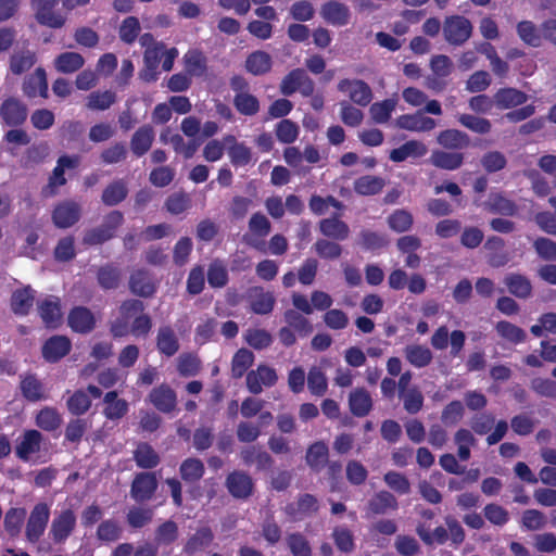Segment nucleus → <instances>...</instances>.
<instances>
[{"instance_id": "nucleus-19", "label": "nucleus", "mask_w": 556, "mask_h": 556, "mask_svg": "<svg viewBox=\"0 0 556 556\" xmlns=\"http://www.w3.org/2000/svg\"><path fill=\"white\" fill-rule=\"evenodd\" d=\"M320 16L332 26H345L351 18V12L346 4L338 0H328L320 8Z\"/></svg>"}, {"instance_id": "nucleus-46", "label": "nucleus", "mask_w": 556, "mask_h": 556, "mask_svg": "<svg viewBox=\"0 0 556 556\" xmlns=\"http://www.w3.org/2000/svg\"><path fill=\"white\" fill-rule=\"evenodd\" d=\"M39 315L48 328H55L61 321V305L59 299H45L38 305Z\"/></svg>"}, {"instance_id": "nucleus-7", "label": "nucleus", "mask_w": 556, "mask_h": 556, "mask_svg": "<svg viewBox=\"0 0 556 556\" xmlns=\"http://www.w3.org/2000/svg\"><path fill=\"white\" fill-rule=\"evenodd\" d=\"M50 518V508L46 503L34 506L26 523L25 535L30 543H37L45 533Z\"/></svg>"}, {"instance_id": "nucleus-34", "label": "nucleus", "mask_w": 556, "mask_h": 556, "mask_svg": "<svg viewBox=\"0 0 556 556\" xmlns=\"http://www.w3.org/2000/svg\"><path fill=\"white\" fill-rule=\"evenodd\" d=\"M329 448L324 441H316L306 451L305 462L316 473H319L329 460Z\"/></svg>"}, {"instance_id": "nucleus-2", "label": "nucleus", "mask_w": 556, "mask_h": 556, "mask_svg": "<svg viewBox=\"0 0 556 556\" xmlns=\"http://www.w3.org/2000/svg\"><path fill=\"white\" fill-rule=\"evenodd\" d=\"M144 303L137 299H128L119 305V316L110 323V333L114 339L130 334V319L144 311Z\"/></svg>"}, {"instance_id": "nucleus-36", "label": "nucleus", "mask_w": 556, "mask_h": 556, "mask_svg": "<svg viewBox=\"0 0 556 556\" xmlns=\"http://www.w3.org/2000/svg\"><path fill=\"white\" fill-rule=\"evenodd\" d=\"M349 407L355 417L367 416L372 408L370 393L364 388L353 390L349 395Z\"/></svg>"}, {"instance_id": "nucleus-31", "label": "nucleus", "mask_w": 556, "mask_h": 556, "mask_svg": "<svg viewBox=\"0 0 556 556\" xmlns=\"http://www.w3.org/2000/svg\"><path fill=\"white\" fill-rule=\"evenodd\" d=\"M214 538V533L208 526L201 527L188 538L182 551L187 555H194L203 552L211 546Z\"/></svg>"}, {"instance_id": "nucleus-43", "label": "nucleus", "mask_w": 556, "mask_h": 556, "mask_svg": "<svg viewBox=\"0 0 556 556\" xmlns=\"http://www.w3.org/2000/svg\"><path fill=\"white\" fill-rule=\"evenodd\" d=\"M128 195V187L124 179H115L102 191L101 200L106 206L122 203Z\"/></svg>"}, {"instance_id": "nucleus-9", "label": "nucleus", "mask_w": 556, "mask_h": 556, "mask_svg": "<svg viewBox=\"0 0 556 556\" xmlns=\"http://www.w3.org/2000/svg\"><path fill=\"white\" fill-rule=\"evenodd\" d=\"M277 380L276 369L265 364H260L255 370H250L245 377L249 392L255 395L262 393L263 387H274Z\"/></svg>"}, {"instance_id": "nucleus-48", "label": "nucleus", "mask_w": 556, "mask_h": 556, "mask_svg": "<svg viewBox=\"0 0 556 556\" xmlns=\"http://www.w3.org/2000/svg\"><path fill=\"white\" fill-rule=\"evenodd\" d=\"M85 65L84 56L78 52H62L54 59V67L59 73L72 74Z\"/></svg>"}, {"instance_id": "nucleus-11", "label": "nucleus", "mask_w": 556, "mask_h": 556, "mask_svg": "<svg viewBox=\"0 0 556 556\" xmlns=\"http://www.w3.org/2000/svg\"><path fill=\"white\" fill-rule=\"evenodd\" d=\"M28 116L26 104L14 97L5 99L0 106V117L4 125L10 127L22 126Z\"/></svg>"}, {"instance_id": "nucleus-5", "label": "nucleus", "mask_w": 556, "mask_h": 556, "mask_svg": "<svg viewBox=\"0 0 556 556\" xmlns=\"http://www.w3.org/2000/svg\"><path fill=\"white\" fill-rule=\"evenodd\" d=\"M159 488V481L155 472H137L130 484V497L136 503H146L151 501Z\"/></svg>"}, {"instance_id": "nucleus-63", "label": "nucleus", "mask_w": 556, "mask_h": 556, "mask_svg": "<svg viewBox=\"0 0 556 556\" xmlns=\"http://www.w3.org/2000/svg\"><path fill=\"white\" fill-rule=\"evenodd\" d=\"M201 367V359L193 353H181L177 358V371L181 377H194Z\"/></svg>"}, {"instance_id": "nucleus-17", "label": "nucleus", "mask_w": 556, "mask_h": 556, "mask_svg": "<svg viewBox=\"0 0 556 556\" xmlns=\"http://www.w3.org/2000/svg\"><path fill=\"white\" fill-rule=\"evenodd\" d=\"M22 90L24 96L29 99L36 97L47 99L49 97V86L46 70L37 67L34 73L27 75L24 78Z\"/></svg>"}, {"instance_id": "nucleus-30", "label": "nucleus", "mask_w": 556, "mask_h": 556, "mask_svg": "<svg viewBox=\"0 0 556 556\" xmlns=\"http://www.w3.org/2000/svg\"><path fill=\"white\" fill-rule=\"evenodd\" d=\"M155 132L151 125L140 126L131 136L130 150L136 157H141L151 149Z\"/></svg>"}, {"instance_id": "nucleus-60", "label": "nucleus", "mask_w": 556, "mask_h": 556, "mask_svg": "<svg viewBox=\"0 0 556 556\" xmlns=\"http://www.w3.org/2000/svg\"><path fill=\"white\" fill-rule=\"evenodd\" d=\"M495 330L501 338L514 344L522 343L527 338V333L522 328L507 320L497 321Z\"/></svg>"}, {"instance_id": "nucleus-35", "label": "nucleus", "mask_w": 556, "mask_h": 556, "mask_svg": "<svg viewBox=\"0 0 556 556\" xmlns=\"http://www.w3.org/2000/svg\"><path fill=\"white\" fill-rule=\"evenodd\" d=\"M504 283L508 292L518 299L526 300L532 294V283L525 275L517 273L507 274L504 278Z\"/></svg>"}, {"instance_id": "nucleus-6", "label": "nucleus", "mask_w": 556, "mask_h": 556, "mask_svg": "<svg viewBox=\"0 0 556 556\" xmlns=\"http://www.w3.org/2000/svg\"><path fill=\"white\" fill-rule=\"evenodd\" d=\"M466 342V334L462 330L448 332L446 326H440L432 334L430 343L434 350L442 351L451 345V355L457 357L463 351Z\"/></svg>"}, {"instance_id": "nucleus-56", "label": "nucleus", "mask_w": 556, "mask_h": 556, "mask_svg": "<svg viewBox=\"0 0 556 556\" xmlns=\"http://www.w3.org/2000/svg\"><path fill=\"white\" fill-rule=\"evenodd\" d=\"M485 205L490 212L506 216H514L518 211L517 204L502 193H492Z\"/></svg>"}, {"instance_id": "nucleus-58", "label": "nucleus", "mask_w": 556, "mask_h": 556, "mask_svg": "<svg viewBox=\"0 0 556 556\" xmlns=\"http://www.w3.org/2000/svg\"><path fill=\"white\" fill-rule=\"evenodd\" d=\"M387 223L391 230L397 233H403L412 228L414 217L407 210L397 208L388 216Z\"/></svg>"}, {"instance_id": "nucleus-21", "label": "nucleus", "mask_w": 556, "mask_h": 556, "mask_svg": "<svg viewBox=\"0 0 556 556\" xmlns=\"http://www.w3.org/2000/svg\"><path fill=\"white\" fill-rule=\"evenodd\" d=\"M437 142L444 150L460 152L471 146V138L466 131L448 128L438 134Z\"/></svg>"}, {"instance_id": "nucleus-33", "label": "nucleus", "mask_w": 556, "mask_h": 556, "mask_svg": "<svg viewBox=\"0 0 556 556\" xmlns=\"http://www.w3.org/2000/svg\"><path fill=\"white\" fill-rule=\"evenodd\" d=\"M179 340L169 325L161 326L156 334V349L167 357L174 356L179 350Z\"/></svg>"}, {"instance_id": "nucleus-45", "label": "nucleus", "mask_w": 556, "mask_h": 556, "mask_svg": "<svg viewBox=\"0 0 556 556\" xmlns=\"http://www.w3.org/2000/svg\"><path fill=\"white\" fill-rule=\"evenodd\" d=\"M406 361L416 368H424L431 364L433 359L429 348L421 344H408L404 348Z\"/></svg>"}, {"instance_id": "nucleus-64", "label": "nucleus", "mask_w": 556, "mask_h": 556, "mask_svg": "<svg viewBox=\"0 0 556 556\" xmlns=\"http://www.w3.org/2000/svg\"><path fill=\"white\" fill-rule=\"evenodd\" d=\"M331 538L336 547L341 553H352L355 549V540L353 532L345 526L334 527Z\"/></svg>"}, {"instance_id": "nucleus-57", "label": "nucleus", "mask_w": 556, "mask_h": 556, "mask_svg": "<svg viewBox=\"0 0 556 556\" xmlns=\"http://www.w3.org/2000/svg\"><path fill=\"white\" fill-rule=\"evenodd\" d=\"M207 282L212 288H224L229 280L228 270L219 258L213 260L207 268Z\"/></svg>"}, {"instance_id": "nucleus-32", "label": "nucleus", "mask_w": 556, "mask_h": 556, "mask_svg": "<svg viewBox=\"0 0 556 556\" xmlns=\"http://www.w3.org/2000/svg\"><path fill=\"white\" fill-rule=\"evenodd\" d=\"M79 164L78 156L62 155L58 159L56 166L54 167L52 175L49 178L48 188L51 189L50 195L54 194V188L64 186L66 178L64 172L66 168H76ZM49 197V194H45Z\"/></svg>"}, {"instance_id": "nucleus-1", "label": "nucleus", "mask_w": 556, "mask_h": 556, "mask_svg": "<svg viewBox=\"0 0 556 556\" xmlns=\"http://www.w3.org/2000/svg\"><path fill=\"white\" fill-rule=\"evenodd\" d=\"M279 91L285 97L299 92L304 98H309L315 91V83L304 68L291 70L280 81Z\"/></svg>"}, {"instance_id": "nucleus-40", "label": "nucleus", "mask_w": 556, "mask_h": 556, "mask_svg": "<svg viewBox=\"0 0 556 556\" xmlns=\"http://www.w3.org/2000/svg\"><path fill=\"white\" fill-rule=\"evenodd\" d=\"M134 460L137 467L148 471L157 467L161 458L149 443L140 442L134 451Z\"/></svg>"}, {"instance_id": "nucleus-3", "label": "nucleus", "mask_w": 556, "mask_h": 556, "mask_svg": "<svg viewBox=\"0 0 556 556\" xmlns=\"http://www.w3.org/2000/svg\"><path fill=\"white\" fill-rule=\"evenodd\" d=\"M442 29L445 41L452 46L459 47L469 40L473 26L463 15H451L445 17Z\"/></svg>"}, {"instance_id": "nucleus-27", "label": "nucleus", "mask_w": 556, "mask_h": 556, "mask_svg": "<svg viewBox=\"0 0 556 556\" xmlns=\"http://www.w3.org/2000/svg\"><path fill=\"white\" fill-rule=\"evenodd\" d=\"M318 229L320 233L331 240L344 241L350 236L349 225L340 219L339 215L323 218L318 223Z\"/></svg>"}, {"instance_id": "nucleus-16", "label": "nucleus", "mask_w": 556, "mask_h": 556, "mask_svg": "<svg viewBox=\"0 0 556 556\" xmlns=\"http://www.w3.org/2000/svg\"><path fill=\"white\" fill-rule=\"evenodd\" d=\"M80 218V206L72 200L60 202L52 212V222L55 227L66 229L75 225Z\"/></svg>"}, {"instance_id": "nucleus-62", "label": "nucleus", "mask_w": 556, "mask_h": 556, "mask_svg": "<svg viewBox=\"0 0 556 556\" xmlns=\"http://www.w3.org/2000/svg\"><path fill=\"white\" fill-rule=\"evenodd\" d=\"M116 102V93L112 90L92 91L87 97L86 106L92 111H105Z\"/></svg>"}, {"instance_id": "nucleus-53", "label": "nucleus", "mask_w": 556, "mask_h": 556, "mask_svg": "<svg viewBox=\"0 0 556 556\" xmlns=\"http://www.w3.org/2000/svg\"><path fill=\"white\" fill-rule=\"evenodd\" d=\"M21 392L23 396L30 402H37L45 399L43 384L36 375L28 374L21 380Z\"/></svg>"}, {"instance_id": "nucleus-15", "label": "nucleus", "mask_w": 556, "mask_h": 556, "mask_svg": "<svg viewBox=\"0 0 556 556\" xmlns=\"http://www.w3.org/2000/svg\"><path fill=\"white\" fill-rule=\"evenodd\" d=\"M271 231V224L268 218L261 212L254 213L249 220V232L244 235V241L248 245L261 250L262 242Z\"/></svg>"}, {"instance_id": "nucleus-28", "label": "nucleus", "mask_w": 556, "mask_h": 556, "mask_svg": "<svg viewBox=\"0 0 556 556\" xmlns=\"http://www.w3.org/2000/svg\"><path fill=\"white\" fill-rule=\"evenodd\" d=\"M429 162L437 168L453 172L463 166L465 154L463 152L438 149L432 151Z\"/></svg>"}, {"instance_id": "nucleus-38", "label": "nucleus", "mask_w": 556, "mask_h": 556, "mask_svg": "<svg viewBox=\"0 0 556 556\" xmlns=\"http://www.w3.org/2000/svg\"><path fill=\"white\" fill-rule=\"evenodd\" d=\"M245 70L254 76H262L270 72L273 60L269 53L256 50L250 53L245 60Z\"/></svg>"}, {"instance_id": "nucleus-51", "label": "nucleus", "mask_w": 556, "mask_h": 556, "mask_svg": "<svg viewBox=\"0 0 556 556\" xmlns=\"http://www.w3.org/2000/svg\"><path fill=\"white\" fill-rule=\"evenodd\" d=\"M254 354L248 349L241 348L239 349L231 361V376L235 379H239L248 374V369L254 363Z\"/></svg>"}, {"instance_id": "nucleus-13", "label": "nucleus", "mask_w": 556, "mask_h": 556, "mask_svg": "<svg viewBox=\"0 0 556 556\" xmlns=\"http://www.w3.org/2000/svg\"><path fill=\"white\" fill-rule=\"evenodd\" d=\"M338 90L349 92L350 100L359 106H367L372 100L371 88L362 79H341L338 83Z\"/></svg>"}, {"instance_id": "nucleus-20", "label": "nucleus", "mask_w": 556, "mask_h": 556, "mask_svg": "<svg viewBox=\"0 0 556 556\" xmlns=\"http://www.w3.org/2000/svg\"><path fill=\"white\" fill-rule=\"evenodd\" d=\"M76 516L72 509L62 510L53 520L50 534L54 543H63L74 531Z\"/></svg>"}, {"instance_id": "nucleus-25", "label": "nucleus", "mask_w": 556, "mask_h": 556, "mask_svg": "<svg viewBox=\"0 0 556 556\" xmlns=\"http://www.w3.org/2000/svg\"><path fill=\"white\" fill-rule=\"evenodd\" d=\"M129 290L138 296L151 298L156 292V283L147 269L140 268L131 273Z\"/></svg>"}, {"instance_id": "nucleus-61", "label": "nucleus", "mask_w": 556, "mask_h": 556, "mask_svg": "<svg viewBox=\"0 0 556 556\" xmlns=\"http://www.w3.org/2000/svg\"><path fill=\"white\" fill-rule=\"evenodd\" d=\"M62 417L53 407H45L36 415V425L43 431L52 432L60 428Z\"/></svg>"}, {"instance_id": "nucleus-47", "label": "nucleus", "mask_w": 556, "mask_h": 556, "mask_svg": "<svg viewBox=\"0 0 556 556\" xmlns=\"http://www.w3.org/2000/svg\"><path fill=\"white\" fill-rule=\"evenodd\" d=\"M225 141L232 143L228 149V155L233 166H247L252 161V151L245 143L237 142L236 137L231 135L227 136Z\"/></svg>"}, {"instance_id": "nucleus-24", "label": "nucleus", "mask_w": 556, "mask_h": 556, "mask_svg": "<svg viewBox=\"0 0 556 556\" xmlns=\"http://www.w3.org/2000/svg\"><path fill=\"white\" fill-rule=\"evenodd\" d=\"M396 126L401 129L426 132L435 128L437 123L432 117L425 116L422 111L414 114H403L396 118Z\"/></svg>"}, {"instance_id": "nucleus-8", "label": "nucleus", "mask_w": 556, "mask_h": 556, "mask_svg": "<svg viewBox=\"0 0 556 556\" xmlns=\"http://www.w3.org/2000/svg\"><path fill=\"white\" fill-rule=\"evenodd\" d=\"M42 442L43 435L39 430H25L16 440L15 456L24 463L29 462L34 454L40 452Z\"/></svg>"}, {"instance_id": "nucleus-41", "label": "nucleus", "mask_w": 556, "mask_h": 556, "mask_svg": "<svg viewBox=\"0 0 556 556\" xmlns=\"http://www.w3.org/2000/svg\"><path fill=\"white\" fill-rule=\"evenodd\" d=\"M425 143L418 140H409L390 152V160L394 163L404 162L407 157H421L427 153Z\"/></svg>"}, {"instance_id": "nucleus-42", "label": "nucleus", "mask_w": 556, "mask_h": 556, "mask_svg": "<svg viewBox=\"0 0 556 556\" xmlns=\"http://www.w3.org/2000/svg\"><path fill=\"white\" fill-rule=\"evenodd\" d=\"M34 291L29 286L17 289L11 295V309L15 315L26 316L34 304Z\"/></svg>"}, {"instance_id": "nucleus-44", "label": "nucleus", "mask_w": 556, "mask_h": 556, "mask_svg": "<svg viewBox=\"0 0 556 556\" xmlns=\"http://www.w3.org/2000/svg\"><path fill=\"white\" fill-rule=\"evenodd\" d=\"M205 473V467L201 459L189 457L179 466V475L187 484L199 482Z\"/></svg>"}, {"instance_id": "nucleus-50", "label": "nucleus", "mask_w": 556, "mask_h": 556, "mask_svg": "<svg viewBox=\"0 0 556 556\" xmlns=\"http://www.w3.org/2000/svg\"><path fill=\"white\" fill-rule=\"evenodd\" d=\"M456 119L460 126L477 135H488L492 130V123L485 117L463 113Z\"/></svg>"}, {"instance_id": "nucleus-55", "label": "nucleus", "mask_w": 556, "mask_h": 556, "mask_svg": "<svg viewBox=\"0 0 556 556\" xmlns=\"http://www.w3.org/2000/svg\"><path fill=\"white\" fill-rule=\"evenodd\" d=\"M153 507L132 506L126 514V521L130 528L141 529L153 520Z\"/></svg>"}, {"instance_id": "nucleus-37", "label": "nucleus", "mask_w": 556, "mask_h": 556, "mask_svg": "<svg viewBox=\"0 0 556 556\" xmlns=\"http://www.w3.org/2000/svg\"><path fill=\"white\" fill-rule=\"evenodd\" d=\"M103 402L105 404L103 415L109 420H118L128 413V403L124 399H118L117 391L106 392Z\"/></svg>"}, {"instance_id": "nucleus-54", "label": "nucleus", "mask_w": 556, "mask_h": 556, "mask_svg": "<svg viewBox=\"0 0 556 556\" xmlns=\"http://www.w3.org/2000/svg\"><path fill=\"white\" fill-rule=\"evenodd\" d=\"M283 319L288 327L298 332L300 337H307L313 332L312 323L295 309L289 308L285 311Z\"/></svg>"}, {"instance_id": "nucleus-52", "label": "nucleus", "mask_w": 556, "mask_h": 556, "mask_svg": "<svg viewBox=\"0 0 556 556\" xmlns=\"http://www.w3.org/2000/svg\"><path fill=\"white\" fill-rule=\"evenodd\" d=\"M517 35L527 46L539 48L542 45L540 28L532 21H521L516 26Z\"/></svg>"}, {"instance_id": "nucleus-26", "label": "nucleus", "mask_w": 556, "mask_h": 556, "mask_svg": "<svg viewBox=\"0 0 556 556\" xmlns=\"http://www.w3.org/2000/svg\"><path fill=\"white\" fill-rule=\"evenodd\" d=\"M319 504L313 494H301L295 503H288L285 507V513L292 519H302L303 517L311 516L317 513Z\"/></svg>"}, {"instance_id": "nucleus-12", "label": "nucleus", "mask_w": 556, "mask_h": 556, "mask_svg": "<svg viewBox=\"0 0 556 556\" xmlns=\"http://www.w3.org/2000/svg\"><path fill=\"white\" fill-rule=\"evenodd\" d=\"M250 309L256 315H268L276 304L275 294L262 286L250 287L247 291Z\"/></svg>"}, {"instance_id": "nucleus-39", "label": "nucleus", "mask_w": 556, "mask_h": 556, "mask_svg": "<svg viewBox=\"0 0 556 556\" xmlns=\"http://www.w3.org/2000/svg\"><path fill=\"white\" fill-rule=\"evenodd\" d=\"M37 62L36 52L29 49L14 51L9 61L10 71L14 75H22L29 71Z\"/></svg>"}, {"instance_id": "nucleus-10", "label": "nucleus", "mask_w": 556, "mask_h": 556, "mask_svg": "<svg viewBox=\"0 0 556 556\" xmlns=\"http://www.w3.org/2000/svg\"><path fill=\"white\" fill-rule=\"evenodd\" d=\"M148 401L162 414H172L177 408V393L166 382L154 387L148 394Z\"/></svg>"}, {"instance_id": "nucleus-29", "label": "nucleus", "mask_w": 556, "mask_h": 556, "mask_svg": "<svg viewBox=\"0 0 556 556\" xmlns=\"http://www.w3.org/2000/svg\"><path fill=\"white\" fill-rule=\"evenodd\" d=\"M399 508L396 497L389 491H379L375 493L367 503V513L369 515H386L389 511H395Z\"/></svg>"}, {"instance_id": "nucleus-49", "label": "nucleus", "mask_w": 556, "mask_h": 556, "mask_svg": "<svg viewBox=\"0 0 556 556\" xmlns=\"http://www.w3.org/2000/svg\"><path fill=\"white\" fill-rule=\"evenodd\" d=\"M386 181L379 176L364 175L355 179L354 191L359 195H375L382 191Z\"/></svg>"}, {"instance_id": "nucleus-14", "label": "nucleus", "mask_w": 556, "mask_h": 556, "mask_svg": "<svg viewBox=\"0 0 556 556\" xmlns=\"http://www.w3.org/2000/svg\"><path fill=\"white\" fill-rule=\"evenodd\" d=\"M229 494L237 500H247L253 494L254 482L244 471L233 470L225 481Z\"/></svg>"}, {"instance_id": "nucleus-22", "label": "nucleus", "mask_w": 556, "mask_h": 556, "mask_svg": "<svg viewBox=\"0 0 556 556\" xmlns=\"http://www.w3.org/2000/svg\"><path fill=\"white\" fill-rule=\"evenodd\" d=\"M72 349V342L66 336H52L42 345V357L49 363H56L66 356Z\"/></svg>"}, {"instance_id": "nucleus-18", "label": "nucleus", "mask_w": 556, "mask_h": 556, "mask_svg": "<svg viewBox=\"0 0 556 556\" xmlns=\"http://www.w3.org/2000/svg\"><path fill=\"white\" fill-rule=\"evenodd\" d=\"M67 325L74 332L87 334L96 328V317L88 307L75 306L68 313Z\"/></svg>"}, {"instance_id": "nucleus-4", "label": "nucleus", "mask_w": 556, "mask_h": 556, "mask_svg": "<svg viewBox=\"0 0 556 556\" xmlns=\"http://www.w3.org/2000/svg\"><path fill=\"white\" fill-rule=\"evenodd\" d=\"M60 0H30V7L37 23L52 29L62 28L66 24V16L55 11Z\"/></svg>"}, {"instance_id": "nucleus-59", "label": "nucleus", "mask_w": 556, "mask_h": 556, "mask_svg": "<svg viewBox=\"0 0 556 556\" xmlns=\"http://www.w3.org/2000/svg\"><path fill=\"white\" fill-rule=\"evenodd\" d=\"M340 241L323 238L318 239L314 243V250L316 254L323 258L328 261L338 260L343 252L342 245L339 243Z\"/></svg>"}, {"instance_id": "nucleus-23", "label": "nucleus", "mask_w": 556, "mask_h": 556, "mask_svg": "<svg viewBox=\"0 0 556 556\" xmlns=\"http://www.w3.org/2000/svg\"><path fill=\"white\" fill-rule=\"evenodd\" d=\"M528 101V94L514 87L500 88L494 93V105L497 110L505 111L523 105Z\"/></svg>"}]
</instances>
